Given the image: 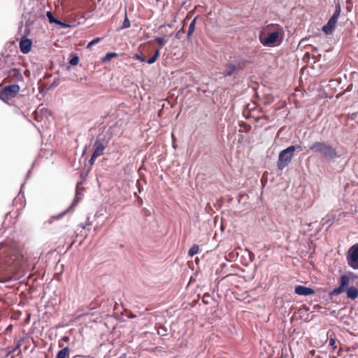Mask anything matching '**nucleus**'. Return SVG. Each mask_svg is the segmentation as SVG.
Masks as SVG:
<instances>
[{"mask_svg":"<svg viewBox=\"0 0 358 358\" xmlns=\"http://www.w3.org/2000/svg\"><path fill=\"white\" fill-rule=\"evenodd\" d=\"M205 301H207V299H203V301L204 303H206Z\"/></svg>","mask_w":358,"mask_h":358,"instance_id":"c756f323","label":"nucleus"},{"mask_svg":"<svg viewBox=\"0 0 358 358\" xmlns=\"http://www.w3.org/2000/svg\"><path fill=\"white\" fill-rule=\"evenodd\" d=\"M301 150L300 145H291L282 150L279 153L277 166L279 170H283L291 162L296 150Z\"/></svg>","mask_w":358,"mask_h":358,"instance_id":"20e7f679","label":"nucleus"},{"mask_svg":"<svg viewBox=\"0 0 358 358\" xmlns=\"http://www.w3.org/2000/svg\"><path fill=\"white\" fill-rule=\"evenodd\" d=\"M20 87L17 84L6 86L0 91V99L4 101L14 98L19 93Z\"/></svg>","mask_w":358,"mask_h":358,"instance_id":"39448f33","label":"nucleus"},{"mask_svg":"<svg viewBox=\"0 0 358 358\" xmlns=\"http://www.w3.org/2000/svg\"><path fill=\"white\" fill-rule=\"evenodd\" d=\"M184 32V29L183 28H182L180 31H178V33L176 34V38H180V34H181V33Z\"/></svg>","mask_w":358,"mask_h":358,"instance_id":"393cba45","label":"nucleus"},{"mask_svg":"<svg viewBox=\"0 0 358 358\" xmlns=\"http://www.w3.org/2000/svg\"><path fill=\"white\" fill-rule=\"evenodd\" d=\"M130 27V22L127 17H125V20L123 22V28H128Z\"/></svg>","mask_w":358,"mask_h":358,"instance_id":"5701e85b","label":"nucleus"},{"mask_svg":"<svg viewBox=\"0 0 358 358\" xmlns=\"http://www.w3.org/2000/svg\"><path fill=\"white\" fill-rule=\"evenodd\" d=\"M353 278H355V275L352 272L341 275L338 278V286L331 290L329 295L332 297L345 292L348 299L351 300L357 299L358 298V288L355 286H350V280Z\"/></svg>","mask_w":358,"mask_h":358,"instance_id":"f03ea898","label":"nucleus"},{"mask_svg":"<svg viewBox=\"0 0 358 358\" xmlns=\"http://www.w3.org/2000/svg\"><path fill=\"white\" fill-rule=\"evenodd\" d=\"M79 57L76 55H71V58L69 60V64L72 66H76L79 63Z\"/></svg>","mask_w":358,"mask_h":358,"instance_id":"a211bd4d","label":"nucleus"},{"mask_svg":"<svg viewBox=\"0 0 358 358\" xmlns=\"http://www.w3.org/2000/svg\"><path fill=\"white\" fill-rule=\"evenodd\" d=\"M20 343H18L17 345H16V347L15 348V349L13 350L15 351V350H18L20 348Z\"/></svg>","mask_w":358,"mask_h":358,"instance_id":"cd10ccee","label":"nucleus"},{"mask_svg":"<svg viewBox=\"0 0 358 358\" xmlns=\"http://www.w3.org/2000/svg\"><path fill=\"white\" fill-rule=\"evenodd\" d=\"M164 27H165V25H161V26L159 27V29H163V28H164Z\"/></svg>","mask_w":358,"mask_h":358,"instance_id":"c85d7f7f","label":"nucleus"},{"mask_svg":"<svg viewBox=\"0 0 358 358\" xmlns=\"http://www.w3.org/2000/svg\"><path fill=\"white\" fill-rule=\"evenodd\" d=\"M284 37V29L278 24L271 23L263 28L259 34V41L264 46L279 45Z\"/></svg>","mask_w":358,"mask_h":358,"instance_id":"f257e3e1","label":"nucleus"},{"mask_svg":"<svg viewBox=\"0 0 358 358\" xmlns=\"http://www.w3.org/2000/svg\"><path fill=\"white\" fill-rule=\"evenodd\" d=\"M329 345L332 348L333 350L336 349V339L335 338H330Z\"/></svg>","mask_w":358,"mask_h":358,"instance_id":"4be33fe9","label":"nucleus"},{"mask_svg":"<svg viewBox=\"0 0 358 358\" xmlns=\"http://www.w3.org/2000/svg\"><path fill=\"white\" fill-rule=\"evenodd\" d=\"M159 49H157L155 52V54L153 55V56H152L148 60V63L151 64H153L155 63L157 59L159 58Z\"/></svg>","mask_w":358,"mask_h":358,"instance_id":"2eb2a0df","label":"nucleus"},{"mask_svg":"<svg viewBox=\"0 0 358 358\" xmlns=\"http://www.w3.org/2000/svg\"><path fill=\"white\" fill-rule=\"evenodd\" d=\"M199 247L198 245H194L193 246L191 247V248L188 251V255L190 257H193L194 255H195L196 254H197L199 252Z\"/></svg>","mask_w":358,"mask_h":358,"instance_id":"dca6fc26","label":"nucleus"},{"mask_svg":"<svg viewBox=\"0 0 358 358\" xmlns=\"http://www.w3.org/2000/svg\"><path fill=\"white\" fill-rule=\"evenodd\" d=\"M31 41L26 37H23L20 42V51L24 54H27L31 49Z\"/></svg>","mask_w":358,"mask_h":358,"instance_id":"9b49d317","label":"nucleus"},{"mask_svg":"<svg viewBox=\"0 0 358 358\" xmlns=\"http://www.w3.org/2000/svg\"><path fill=\"white\" fill-rule=\"evenodd\" d=\"M237 69L236 66L231 64L226 65V69L224 70L223 75L224 76H231Z\"/></svg>","mask_w":358,"mask_h":358,"instance_id":"f8f14e48","label":"nucleus"},{"mask_svg":"<svg viewBox=\"0 0 358 358\" xmlns=\"http://www.w3.org/2000/svg\"><path fill=\"white\" fill-rule=\"evenodd\" d=\"M136 58L138 59V60H140L142 62H145V58L143 56H142V55H136Z\"/></svg>","mask_w":358,"mask_h":358,"instance_id":"b1692460","label":"nucleus"},{"mask_svg":"<svg viewBox=\"0 0 358 358\" xmlns=\"http://www.w3.org/2000/svg\"><path fill=\"white\" fill-rule=\"evenodd\" d=\"M117 54L115 52H108L106 55V56L103 58V62H107L110 60L113 57H116Z\"/></svg>","mask_w":358,"mask_h":358,"instance_id":"6ab92c4d","label":"nucleus"},{"mask_svg":"<svg viewBox=\"0 0 358 358\" xmlns=\"http://www.w3.org/2000/svg\"><path fill=\"white\" fill-rule=\"evenodd\" d=\"M6 82L19 83L24 80L22 71L20 69L13 68L8 71V77L5 79Z\"/></svg>","mask_w":358,"mask_h":358,"instance_id":"1a4fd4ad","label":"nucleus"},{"mask_svg":"<svg viewBox=\"0 0 358 358\" xmlns=\"http://www.w3.org/2000/svg\"><path fill=\"white\" fill-rule=\"evenodd\" d=\"M294 292L296 294L300 296H309L315 294L314 289L303 285L296 286L294 288Z\"/></svg>","mask_w":358,"mask_h":358,"instance_id":"9d476101","label":"nucleus"},{"mask_svg":"<svg viewBox=\"0 0 358 358\" xmlns=\"http://www.w3.org/2000/svg\"><path fill=\"white\" fill-rule=\"evenodd\" d=\"M47 17L49 20V22L50 23H55V24H62V22L59 21V20H57L56 19H55V17H53L52 14L51 12L48 11L47 12Z\"/></svg>","mask_w":358,"mask_h":358,"instance_id":"f3484780","label":"nucleus"},{"mask_svg":"<svg viewBox=\"0 0 358 358\" xmlns=\"http://www.w3.org/2000/svg\"><path fill=\"white\" fill-rule=\"evenodd\" d=\"M59 346L60 348L62 346V344H61L60 343H59Z\"/></svg>","mask_w":358,"mask_h":358,"instance_id":"2f4dec72","label":"nucleus"},{"mask_svg":"<svg viewBox=\"0 0 358 358\" xmlns=\"http://www.w3.org/2000/svg\"><path fill=\"white\" fill-rule=\"evenodd\" d=\"M69 348L68 347L64 348L59 350L56 356V358H68L69 356Z\"/></svg>","mask_w":358,"mask_h":358,"instance_id":"ddd939ff","label":"nucleus"},{"mask_svg":"<svg viewBox=\"0 0 358 358\" xmlns=\"http://www.w3.org/2000/svg\"><path fill=\"white\" fill-rule=\"evenodd\" d=\"M101 38H99V37H96L95 38H94L92 41H90L87 45V48H90L92 45L99 43L101 41Z\"/></svg>","mask_w":358,"mask_h":358,"instance_id":"aec40b11","label":"nucleus"},{"mask_svg":"<svg viewBox=\"0 0 358 358\" xmlns=\"http://www.w3.org/2000/svg\"><path fill=\"white\" fill-rule=\"evenodd\" d=\"M62 341H66V342H68V341H69V337H68V336H64V337L62 338Z\"/></svg>","mask_w":358,"mask_h":358,"instance_id":"bb28decb","label":"nucleus"},{"mask_svg":"<svg viewBox=\"0 0 358 358\" xmlns=\"http://www.w3.org/2000/svg\"><path fill=\"white\" fill-rule=\"evenodd\" d=\"M155 41L161 46H164L166 43V40L162 37H156Z\"/></svg>","mask_w":358,"mask_h":358,"instance_id":"412c9836","label":"nucleus"},{"mask_svg":"<svg viewBox=\"0 0 358 358\" xmlns=\"http://www.w3.org/2000/svg\"><path fill=\"white\" fill-rule=\"evenodd\" d=\"M341 11V10L340 6L339 5L336 6L335 11H334L333 15L329 20L327 24H325L322 27V31L325 34H331L333 32V31L334 30V29L336 27V24L337 23L338 19V17L340 16Z\"/></svg>","mask_w":358,"mask_h":358,"instance_id":"0eeeda50","label":"nucleus"},{"mask_svg":"<svg viewBox=\"0 0 358 358\" xmlns=\"http://www.w3.org/2000/svg\"><path fill=\"white\" fill-rule=\"evenodd\" d=\"M273 96H269V97L268 98V101H266V103H268H268H271V102H273Z\"/></svg>","mask_w":358,"mask_h":358,"instance_id":"a878e982","label":"nucleus"},{"mask_svg":"<svg viewBox=\"0 0 358 358\" xmlns=\"http://www.w3.org/2000/svg\"><path fill=\"white\" fill-rule=\"evenodd\" d=\"M205 301H207V299H203V301L204 303H206Z\"/></svg>","mask_w":358,"mask_h":358,"instance_id":"7c9ffc66","label":"nucleus"},{"mask_svg":"<svg viewBox=\"0 0 358 358\" xmlns=\"http://www.w3.org/2000/svg\"><path fill=\"white\" fill-rule=\"evenodd\" d=\"M196 17L192 21V22L190 23L189 26V29H188V31H187V38H190V37L192 36V34L194 33V29H195V24H196Z\"/></svg>","mask_w":358,"mask_h":358,"instance_id":"4468645a","label":"nucleus"},{"mask_svg":"<svg viewBox=\"0 0 358 358\" xmlns=\"http://www.w3.org/2000/svg\"><path fill=\"white\" fill-rule=\"evenodd\" d=\"M107 146V142L104 139L97 138L94 143V152L90 159V164L93 165L96 159L103 154Z\"/></svg>","mask_w":358,"mask_h":358,"instance_id":"423d86ee","label":"nucleus"},{"mask_svg":"<svg viewBox=\"0 0 358 358\" xmlns=\"http://www.w3.org/2000/svg\"><path fill=\"white\" fill-rule=\"evenodd\" d=\"M310 150L316 153L322 154L327 159H333L338 157V155L335 148L329 144L322 142H315L310 147Z\"/></svg>","mask_w":358,"mask_h":358,"instance_id":"7ed1b4c3","label":"nucleus"},{"mask_svg":"<svg viewBox=\"0 0 358 358\" xmlns=\"http://www.w3.org/2000/svg\"><path fill=\"white\" fill-rule=\"evenodd\" d=\"M347 261L348 265L354 268H358V243L351 246L347 252Z\"/></svg>","mask_w":358,"mask_h":358,"instance_id":"6e6552de","label":"nucleus"}]
</instances>
